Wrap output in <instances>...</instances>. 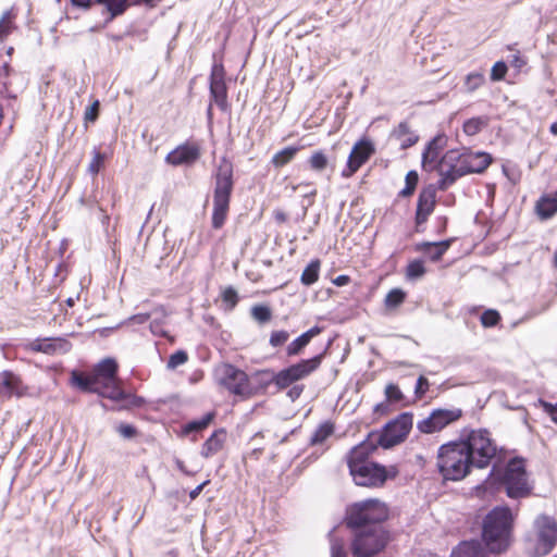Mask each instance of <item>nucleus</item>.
<instances>
[{"mask_svg":"<svg viewBox=\"0 0 557 557\" xmlns=\"http://www.w3.org/2000/svg\"><path fill=\"white\" fill-rule=\"evenodd\" d=\"M226 438V431L224 429L215 430L202 444L200 455L203 458H210L223 448Z\"/></svg>","mask_w":557,"mask_h":557,"instance_id":"28","label":"nucleus"},{"mask_svg":"<svg viewBox=\"0 0 557 557\" xmlns=\"http://www.w3.org/2000/svg\"><path fill=\"white\" fill-rule=\"evenodd\" d=\"M299 147L297 146H288L283 148L282 150L277 151L272 157V163L275 168H282L288 162H290L296 153L299 151Z\"/></svg>","mask_w":557,"mask_h":557,"instance_id":"36","label":"nucleus"},{"mask_svg":"<svg viewBox=\"0 0 557 557\" xmlns=\"http://www.w3.org/2000/svg\"><path fill=\"white\" fill-rule=\"evenodd\" d=\"M289 332L286 330H276L270 334L269 344L273 348H278L287 343L289 339Z\"/></svg>","mask_w":557,"mask_h":557,"instance_id":"44","label":"nucleus"},{"mask_svg":"<svg viewBox=\"0 0 557 557\" xmlns=\"http://www.w3.org/2000/svg\"><path fill=\"white\" fill-rule=\"evenodd\" d=\"M304 385L295 384L287 391V396L292 401H295L300 397L304 392Z\"/></svg>","mask_w":557,"mask_h":557,"instance_id":"58","label":"nucleus"},{"mask_svg":"<svg viewBox=\"0 0 557 557\" xmlns=\"http://www.w3.org/2000/svg\"><path fill=\"white\" fill-rule=\"evenodd\" d=\"M220 384L234 395H246L249 393V379L245 371L231 363H224L220 368Z\"/></svg>","mask_w":557,"mask_h":557,"instance_id":"14","label":"nucleus"},{"mask_svg":"<svg viewBox=\"0 0 557 557\" xmlns=\"http://www.w3.org/2000/svg\"><path fill=\"white\" fill-rule=\"evenodd\" d=\"M200 157V149L195 144H182L170 151L165 157V162L173 166L190 165Z\"/></svg>","mask_w":557,"mask_h":557,"instance_id":"19","label":"nucleus"},{"mask_svg":"<svg viewBox=\"0 0 557 557\" xmlns=\"http://www.w3.org/2000/svg\"><path fill=\"white\" fill-rule=\"evenodd\" d=\"M23 394L21 377L12 371H2L0 373V398H10L13 395L20 397Z\"/></svg>","mask_w":557,"mask_h":557,"instance_id":"21","label":"nucleus"},{"mask_svg":"<svg viewBox=\"0 0 557 557\" xmlns=\"http://www.w3.org/2000/svg\"><path fill=\"white\" fill-rule=\"evenodd\" d=\"M391 139L398 141L400 149L406 150L417 144L419 136L410 129L408 122L403 121L391 132Z\"/></svg>","mask_w":557,"mask_h":557,"instance_id":"25","label":"nucleus"},{"mask_svg":"<svg viewBox=\"0 0 557 557\" xmlns=\"http://www.w3.org/2000/svg\"><path fill=\"white\" fill-rule=\"evenodd\" d=\"M213 209L211 225L214 230L223 227L230 211L231 197L234 190L233 163L225 157L220 159L213 173Z\"/></svg>","mask_w":557,"mask_h":557,"instance_id":"2","label":"nucleus"},{"mask_svg":"<svg viewBox=\"0 0 557 557\" xmlns=\"http://www.w3.org/2000/svg\"><path fill=\"white\" fill-rule=\"evenodd\" d=\"M425 267L422 260L416 259L408 263L406 269V276L410 280H417L424 275Z\"/></svg>","mask_w":557,"mask_h":557,"instance_id":"41","label":"nucleus"},{"mask_svg":"<svg viewBox=\"0 0 557 557\" xmlns=\"http://www.w3.org/2000/svg\"><path fill=\"white\" fill-rule=\"evenodd\" d=\"M436 189L437 187L430 184L423 187L419 193L414 215L416 231L418 233L424 231L422 226L426 223L429 216L433 213L435 209Z\"/></svg>","mask_w":557,"mask_h":557,"instance_id":"16","label":"nucleus"},{"mask_svg":"<svg viewBox=\"0 0 557 557\" xmlns=\"http://www.w3.org/2000/svg\"><path fill=\"white\" fill-rule=\"evenodd\" d=\"M485 82V77L481 73H470L466 78V87L469 91L476 90Z\"/></svg>","mask_w":557,"mask_h":557,"instance_id":"47","label":"nucleus"},{"mask_svg":"<svg viewBox=\"0 0 557 557\" xmlns=\"http://www.w3.org/2000/svg\"><path fill=\"white\" fill-rule=\"evenodd\" d=\"M513 516L509 507L496 506L482 523V543L478 540L460 543L450 557H484V549L493 554L506 552L512 543Z\"/></svg>","mask_w":557,"mask_h":557,"instance_id":"1","label":"nucleus"},{"mask_svg":"<svg viewBox=\"0 0 557 557\" xmlns=\"http://www.w3.org/2000/svg\"><path fill=\"white\" fill-rule=\"evenodd\" d=\"M417 429L424 434H432L436 432L435 417L431 413L428 418L417 423Z\"/></svg>","mask_w":557,"mask_h":557,"instance_id":"50","label":"nucleus"},{"mask_svg":"<svg viewBox=\"0 0 557 557\" xmlns=\"http://www.w3.org/2000/svg\"><path fill=\"white\" fill-rule=\"evenodd\" d=\"M406 299V293L401 288L391 289L384 300L387 309L398 308Z\"/></svg>","mask_w":557,"mask_h":557,"instance_id":"38","label":"nucleus"},{"mask_svg":"<svg viewBox=\"0 0 557 557\" xmlns=\"http://www.w3.org/2000/svg\"><path fill=\"white\" fill-rule=\"evenodd\" d=\"M117 362L113 358H106L95 366L92 374L97 382L102 383L117 379Z\"/></svg>","mask_w":557,"mask_h":557,"instance_id":"26","label":"nucleus"},{"mask_svg":"<svg viewBox=\"0 0 557 557\" xmlns=\"http://www.w3.org/2000/svg\"><path fill=\"white\" fill-rule=\"evenodd\" d=\"M545 411L549 414L550 419L557 424V403L552 405L549 403H543Z\"/></svg>","mask_w":557,"mask_h":557,"instance_id":"60","label":"nucleus"},{"mask_svg":"<svg viewBox=\"0 0 557 557\" xmlns=\"http://www.w3.org/2000/svg\"><path fill=\"white\" fill-rule=\"evenodd\" d=\"M459 440L440 446L436 467L444 481H460L474 467Z\"/></svg>","mask_w":557,"mask_h":557,"instance_id":"3","label":"nucleus"},{"mask_svg":"<svg viewBox=\"0 0 557 557\" xmlns=\"http://www.w3.org/2000/svg\"><path fill=\"white\" fill-rule=\"evenodd\" d=\"M188 360V355L185 350H176L173 352L166 363L168 369H175Z\"/></svg>","mask_w":557,"mask_h":557,"instance_id":"46","label":"nucleus"},{"mask_svg":"<svg viewBox=\"0 0 557 557\" xmlns=\"http://www.w3.org/2000/svg\"><path fill=\"white\" fill-rule=\"evenodd\" d=\"M126 400H128L129 405L133 407H141L146 403V400L141 396L132 394H129Z\"/></svg>","mask_w":557,"mask_h":557,"instance_id":"62","label":"nucleus"},{"mask_svg":"<svg viewBox=\"0 0 557 557\" xmlns=\"http://www.w3.org/2000/svg\"><path fill=\"white\" fill-rule=\"evenodd\" d=\"M323 357L324 352H321L309 359H301L297 363L290 364L278 372L265 369L259 371L257 374L263 377L262 382L265 385L275 384L278 389H285L313 373L321 366Z\"/></svg>","mask_w":557,"mask_h":557,"instance_id":"4","label":"nucleus"},{"mask_svg":"<svg viewBox=\"0 0 557 557\" xmlns=\"http://www.w3.org/2000/svg\"><path fill=\"white\" fill-rule=\"evenodd\" d=\"M496 479L505 488L506 495L509 498H524L532 492V487L528 484L524 459L521 457L511 458L505 469L497 474Z\"/></svg>","mask_w":557,"mask_h":557,"instance_id":"7","label":"nucleus"},{"mask_svg":"<svg viewBox=\"0 0 557 557\" xmlns=\"http://www.w3.org/2000/svg\"><path fill=\"white\" fill-rule=\"evenodd\" d=\"M71 384L86 393L96 394L99 389V382H97L92 372L90 374H85L78 370H73L71 372Z\"/></svg>","mask_w":557,"mask_h":557,"instance_id":"27","label":"nucleus"},{"mask_svg":"<svg viewBox=\"0 0 557 557\" xmlns=\"http://www.w3.org/2000/svg\"><path fill=\"white\" fill-rule=\"evenodd\" d=\"M215 416V411H209L200 419L190 420L183 426V434L187 435L194 432L197 433L203 431L214 420Z\"/></svg>","mask_w":557,"mask_h":557,"instance_id":"33","label":"nucleus"},{"mask_svg":"<svg viewBox=\"0 0 557 557\" xmlns=\"http://www.w3.org/2000/svg\"><path fill=\"white\" fill-rule=\"evenodd\" d=\"M334 432V424L330 421H325L318 426L310 438L312 445L322 444L329 436Z\"/></svg>","mask_w":557,"mask_h":557,"instance_id":"37","label":"nucleus"},{"mask_svg":"<svg viewBox=\"0 0 557 557\" xmlns=\"http://www.w3.org/2000/svg\"><path fill=\"white\" fill-rule=\"evenodd\" d=\"M419 182V175L417 171L410 170L405 177V187L399 191V197H410L413 195Z\"/></svg>","mask_w":557,"mask_h":557,"instance_id":"39","label":"nucleus"},{"mask_svg":"<svg viewBox=\"0 0 557 557\" xmlns=\"http://www.w3.org/2000/svg\"><path fill=\"white\" fill-rule=\"evenodd\" d=\"M389 542V533L382 525H370L355 531L350 545L355 557H374L385 549Z\"/></svg>","mask_w":557,"mask_h":557,"instance_id":"8","label":"nucleus"},{"mask_svg":"<svg viewBox=\"0 0 557 557\" xmlns=\"http://www.w3.org/2000/svg\"><path fill=\"white\" fill-rule=\"evenodd\" d=\"M92 159L88 165V172L91 175H97L100 170L104 166L106 153L101 152L98 148L92 149Z\"/></svg>","mask_w":557,"mask_h":557,"instance_id":"40","label":"nucleus"},{"mask_svg":"<svg viewBox=\"0 0 557 557\" xmlns=\"http://www.w3.org/2000/svg\"><path fill=\"white\" fill-rule=\"evenodd\" d=\"M251 317L259 323H267L272 318V311L269 306L256 305L251 308Z\"/></svg>","mask_w":557,"mask_h":557,"instance_id":"42","label":"nucleus"},{"mask_svg":"<svg viewBox=\"0 0 557 557\" xmlns=\"http://www.w3.org/2000/svg\"><path fill=\"white\" fill-rule=\"evenodd\" d=\"M96 394L114 401L126 400L129 396V394L120 386L119 379L100 383Z\"/></svg>","mask_w":557,"mask_h":557,"instance_id":"29","label":"nucleus"},{"mask_svg":"<svg viewBox=\"0 0 557 557\" xmlns=\"http://www.w3.org/2000/svg\"><path fill=\"white\" fill-rule=\"evenodd\" d=\"M308 162L312 170L321 172L327 165V158L322 150H318L312 153Z\"/></svg>","mask_w":557,"mask_h":557,"instance_id":"43","label":"nucleus"},{"mask_svg":"<svg viewBox=\"0 0 557 557\" xmlns=\"http://www.w3.org/2000/svg\"><path fill=\"white\" fill-rule=\"evenodd\" d=\"M535 529V546L536 556H546L555 547L557 543V521L547 515H540L534 521Z\"/></svg>","mask_w":557,"mask_h":557,"instance_id":"11","label":"nucleus"},{"mask_svg":"<svg viewBox=\"0 0 557 557\" xmlns=\"http://www.w3.org/2000/svg\"><path fill=\"white\" fill-rule=\"evenodd\" d=\"M331 557H348L342 540L334 539L331 541Z\"/></svg>","mask_w":557,"mask_h":557,"instance_id":"52","label":"nucleus"},{"mask_svg":"<svg viewBox=\"0 0 557 557\" xmlns=\"http://www.w3.org/2000/svg\"><path fill=\"white\" fill-rule=\"evenodd\" d=\"M149 329L156 336L168 337V332L163 329V319H153L150 321Z\"/></svg>","mask_w":557,"mask_h":557,"instance_id":"54","label":"nucleus"},{"mask_svg":"<svg viewBox=\"0 0 557 557\" xmlns=\"http://www.w3.org/2000/svg\"><path fill=\"white\" fill-rule=\"evenodd\" d=\"M70 343L63 338H37L28 344L32 351L54 355L57 352H66L70 349Z\"/></svg>","mask_w":557,"mask_h":557,"instance_id":"20","label":"nucleus"},{"mask_svg":"<svg viewBox=\"0 0 557 557\" xmlns=\"http://www.w3.org/2000/svg\"><path fill=\"white\" fill-rule=\"evenodd\" d=\"M150 320L149 313H138L131 318V321L137 324H144Z\"/></svg>","mask_w":557,"mask_h":557,"instance_id":"63","label":"nucleus"},{"mask_svg":"<svg viewBox=\"0 0 557 557\" xmlns=\"http://www.w3.org/2000/svg\"><path fill=\"white\" fill-rule=\"evenodd\" d=\"M116 431L124 438H133L137 434V429L127 423H121L117 425Z\"/></svg>","mask_w":557,"mask_h":557,"instance_id":"55","label":"nucleus"},{"mask_svg":"<svg viewBox=\"0 0 557 557\" xmlns=\"http://www.w3.org/2000/svg\"><path fill=\"white\" fill-rule=\"evenodd\" d=\"M385 397L388 403H396L404 399V394L398 385L389 383L385 387Z\"/></svg>","mask_w":557,"mask_h":557,"instance_id":"48","label":"nucleus"},{"mask_svg":"<svg viewBox=\"0 0 557 557\" xmlns=\"http://www.w3.org/2000/svg\"><path fill=\"white\" fill-rule=\"evenodd\" d=\"M320 267L321 262L319 259L311 260L301 273V284H304L305 286H311L312 284H314L319 278Z\"/></svg>","mask_w":557,"mask_h":557,"instance_id":"34","label":"nucleus"},{"mask_svg":"<svg viewBox=\"0 0 557 557\" xmlns=\"http://www.w3.org/2000/svg\"><path fill=\"white\" fill-rule=\"evenodd\" d=\"M429 386H430L429 380L425 376L420 375L416 383V388H414L416 397L419 399L422 398L425 395V393L428 392Z\"/></svg>","mask_w":557,"mask_h":557,"instance_id":"53","label":"nucleus"},{"mask_svg":"<svg viewBox=\"0 0 557 557\" xmlns=\"http://www.w3.org/2000/svg\"><path fill=\"white\" fill-rule=\"evenodd\" d=\"M413 414L403 412L388 421L381 431H376L375 443L384 449L393 448L403 443L412 429Z\"/></svg>","mask_w":557,"mask_h":557,"instance_id":"9","label":"nucleus"},{"mask_svg":"<svg viewBox=\"0 0 557 557\" xmlns=\"http://www.w3.org/2000/svg\"><path fill=\"white\" fill-rule=\"evenodd\" d=\"M466 447L474 468L484 469L490 466L497 454V446L486 429L471 430L459 438Z\"/></svg>","mask_w":557,"mask_h":557,"instance_id":"6","label":"nucleus"},{"mask_svg":"<svg viewBox=\"0 0 557 557\" xmlns=\"http://www.w3.org/2000/svg\"><path fill=\"white\" fill-rule=\"evenodd\" d=\"M388 517V510L384 503L370 498L354 503L347 507L345 522L355 531L370 525H381Z\"/></svg>","mask_w":557,"mask_h":557,"instance_id":"5","label":"nucleus"},{"mask_svg":"<svg viewBox=\"0 0 557 557\" xmlns=\"http://www.w3.org/2000/svg\"><path fill=\"white\" fill-rule=\"evenodd\" d=\"M350 475L355 483L367 487H381L388 479H395L398 469L395 466L385 467L379 462H367L363 466L355 468L350 466Z\"/></svg>","mask_w":557,"mask_h":557,"instance_id":"10","label":"nucleus"},{"mask_svg":"<svg viewBox=\"0 0 557 557\" xmlns=\"http://www.w3.org/2000/svg\"><path fill=\"white\" fill-rule=\"evenodd\" d=\"M222 300L226 304L228 309H233L238 302V294L236 289L232 286L226 287L222 292Z\"/></svg>","mask_w":557,"mask_h":557,"instance_id":"49","label":"nucleus"},{"mask_svg":"<svg viewBox=\"0 0 557 557\" xmlns=\"http://www.w3.org/2000/svg\"><path fill=\"white\" fill-rule=\"evenodd\" d=\"M481 323L485 327H493L500 321V314L497 310L486 309L481 314Z\"/></svg>","mask_w":557,"mask_h":557,"instance_id":"45","label":"nucleus"},{"mask_svg":"<svg viewBox=\"0 0 557 557\" xmlns=\"http://www.w3.org/2000/svg\"><path fill=\"white\" fill-rule=\"evenodd\" d=\"M209 483V481H205L202 483H200L199 485H197L194 490H191L189 492V498L190 499H196L199 494L202 492L203 487Z\"/></svg>","mask_w":557,"mask_h":557,"instance_id":"64","label":"nucleus"},{"mask_svg":"<svg viewBox=\"0 0 557 557\" xmlns=\"http://www.w3.org/2000/svg\"><path fill=\"white\" fill-rule=\"evenodd\" d=\"M437 171L441 177L437 181L436 187L442 191L447 190L459 178L466 176L465 171L461 169L459 162L449 161L447 159V152L438 161Z\"/></svg>","mask_w":557,"mask_h":557,"instance_id":"18","label":"nucleus"},{"mask_svg":"<svg viewBox=\"0 0 557 557\" xmlns=\"http://www.w3.org/2000/svg\"><path fill=\"white\" fill-rule=\"evenodd\" d=\"M376 430H373L368 433L367 437L354 446L348 454L346 455L347 467L350 470V466L358 468V466H363L367 462H370L368 458L380 447L379 444L375 443Z\"/></svg>","mask_w":557,"mask_h":557,"instance_id":"17","label":"nucleus"},{"mask_svg":"<svg viewBox=\"0 0 557 557\" xmlns=\"http://www.w3.org/2000/svg\"><path fill=\"white\" fill-rule=\"evenodd\" d=\"M209 91L211 100L223 112L228 110L227 86L225 83V71L222 63H214L211 67L209 78Z\"/></svg>","mask_w":557,"mask_h":557,"instance_id":"15","label":"nucleus"},{"mask_svg":"<svg viewBox=\"0 0 557 557\" xmlns=\"http://www.w3.org/2000/svg\"><path fill=\"white\" fill-rule=\"evenodd\" d=\"M99 113V101L96 100L92 104L87 107L85 111V120L89 122H95L98 117Z\"/></svg>","mask_w":557,"mask_h":557,"instance_id":"56","label":"nucleus"},{"mask_svg":"<svg viewBox=\"0 0 557 557\" xmlns=\"http://www.w3.org/2000/svg\"><path fill=\"white\" fill-rule=\"evenodd\" d=\"M436 223H437V233L443 234L447 230L448 218L447 216H437Z\"/></svg>","mask_w":557,"mask_h":557,"instance_id":"61","label":"nucleus"},{"mask_svg":"<svg viewBox=\"0 0 557 557\" xmlns=\"http://www.w3.org/2000/svg\"><path fill=\"white\" fill-rule=\"evenodd\" d=\"M447 138L443 134H438L433 137L425 146L422 152V168L426 169L428 164H432L437 161L441 151L446 146Z\"/></svg>","mask_w":557,"mask_h":557,"instance_id":"23","label":"nucleus"},{"mask_svg":"<svg viewBox=\"0 0 557 557\" xmlns=\"http://www.w3.org/2000/svg\"><path fill=\"white\" fill-rule=\"evenodd\" d=\"M488 125V117L485 115L475 116L465 121L462 129L466 135L474 136Z\"/></svg>","mask_w":557,"mask_h":557,"instance_id":"35","label":"nucleus"},{"mask_svg":"<svg viewBox=\"0 0 557 557\" xmlns=\"http://www.w3.org/2000/svg\"><path fill=\"white\" fill-rule=\"evenodd\" d=\"M95 3L101 4L109 13L107 22L122 15L128 8V0H95Z\"/></svg>","mask_w":557,"mask_h":557,"instance_id":"32","label":"nucleus"},{"mask_svg":"<svg viewBox=\"0 0 557 557\" xmlns=\"http://www.w3.org/2000/svg\"><path fill=\"white\" fill-rule=\"evenodd\" d=\"M8 14L9 13H5L0 20V41L7 38L12 32L11 23L5 22Z\"/></svg>","mask_w":557,"mask_h":557,"instance_id":"57","label":"nucleus"},{"mask_svg":"<svg viewBox=\"0 0 557 557\" xmlns=\"http://www.w3.org/2000/svg\"><path fill=\"white\" fill-rule=\"evenodd\" d=\"M447 159L449 161L459 162L466 175L472 173H483L493 161V158L490 153L484 151L473 152L467 148H465L462 151L458 149L448 150Z\"/></svg>","mask_w":557,"mask_h":557,"instance_id":"12","label":"nucleus"},{"mask_svg":"<svg viewBox=\"0 0 557 557\" xmlns=\"http://www.w3.org/2000/svg\"><path fill=\"white\" fill-rule=\"evenodd\" d=\"M455 239V237H451L440 242H424L419 244L417 249L428 256L430 260L436 262L442 259Z\"/></svg>","mask_w":557,"mask_h":557,"instance_id":"22","label":"nucleus"},{"mask_svg":"<svg viewBox=\"0 0 557 557\" xmlns=\"http://www.w3.org/2000/svg\"><path fill=\"white\" fill-rule=\"evenodd\" d=\"M432 414L435 417L436 432H438L457 421L462 416V411L461 409H435Z\"/></svg>","mask_w":557,"mask_h":557,"instance_id":"31","label":"nucleus"},{"mask_svg":"<svg viewBox=\"0 0 557 557\" xmlns=\"http://www.w3.org/2000/svg\"><path fill=\"white\" fill-rule=\"evenodd\" d=\"M535 210L537 215L547 220L557 213V193L545 194L536 201Z\"/></svg>","mask_w":557,"mask_h":557,"instance_id":"30","label":"nucleus"},{"mask_svg":"<svg viewBox=\"0 0 557 557\" xmlns=\"http://www.w3.org/2000/svg\"><path fill=\"white\" fill-rule=\"evenodd\" d=\"M374 153L375 146L371 139L363 137L356 141L342 171V176L346 178L352 176Z\"/></svg>","mask_w":557,"mask_h":557,"instance_id":"13","label":"nucleus"},{"mask_svg":"<svg viewBox=\"0 0 557 557\" xmlns=\"http://www.w3.org/2000/svg\"><path fill=\"white\" fill-rule=\"evenodd\" d=\"M507 73V64L504 61H497L491 71L492 81H500Z\"/></svg>","mask_w":557,"mask_h":557,"instance_id":"51","label":"nucleus"},{"mask_svg":"<svg viewBox=\"0 0 557 557\" xmlns=\"http://www.w3.org/2000/svg\"><path fill=\"white\" fill-rule=\"evenodd\" d=\"M373 412L380 416L387 414L389 412V403L384 400L374 406Z\"/></svg>","mask_w":557,"mask_h":557,"instance_id":"59","label":"nucleus"},{"mask_svg":"<svg viewBox=\"0 0 557 557\" xmlns=\"http://www.w3.org/2000/svg\"><path fill=\"white\" fill-rule=\"evenodd\" d=\"M321 332L322 327H320L319 325H314L308 331L304 332L301 335H299L297 338H295L287 345L286 356L294 357L300 355L302 350L309 345L311 339L314 336L319 335Z\"/></svg>","mask_w":557,"mask_h":557,"instance_id":"24","label":"nucleus"}]
</instances>
